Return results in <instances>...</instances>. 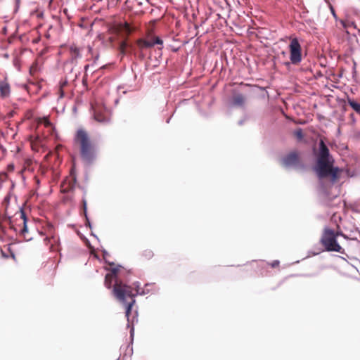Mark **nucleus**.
I'll list each match as a JSON object with an SVG mask.
<instances>
[{
    "label": "nucleus",
    "instance_id": "nucleus-17",
    "mask_svg": "<svg viewBox=\"0 0 360 360\" xmlns=\"http://www.w3.org/2000/svg\"><path fill=\"white\" fill-rule=\"evenodd\" d=\"M348 104L358 114L360 115V103H358L353 99L348 98Z\"/></svg>",
    "mask_w": 360,
    "mask_h": 360
},
{
    "label": "nucleus",
    "instance_id": "nucleus-33",
    "mask_svg": "<svg viewBox=\"0 0 360 360\" xmlns=\"http://www.w3.org/2000/svg\"><path fill=\"white\" fill-rule=\"evenodd\" d=\"M89 65H85V68H85V70H87V69L89 68Z\"/></svg>",
    "mask_w": 360,
    "mask_h": 360
},
{
    "label": "nucleus",
    "instance_id": "nucleus-13",
    "mask_svg": "<svg viewBox=\"0 0 360 360\" xmlns=\"http://www.w3.org/2000/svg\"><path fill=\"white\" fill-rule=\"evenodd\" d=\"M137 45L139 49H148L154 46V43H152L151 39H139L137 41Z\"/></svg>",
    "mask_w": 360,
    "mask_h": 360
},
{
    "label": "nucleus",
    "instance_id": "nucleus-2",
    "mask_svg": "<svg viewBox=\"0 0 360 360\" xmlns=\"http://www.w3.org/2000/svg\"><path fill=\"white\" fill-rule=\"evenodd\" d=\"M74 144L79 150L81 160L86 164H92L97 158V146L89 132L78 129L74 136Z\"/></svg>",
    "mask_w": 360,
    "mask_h": 360
},
{
    "label": "nucleus",
    "instance_id": "nucleus-16",
    "mask_svg": "<svg viewBox=\"0 0 360 360\" xmlns=\"http://www.w3.org/2000/svg\"><path fill=\"white\" fill-rule=\"evenodd\" d=\"M68 82L67 79H63L60 82L59 88H58V94L59 98H62L65 96V89L68 86Z\"/></svg>",
    "mask_w": 360,
    "mask_h": 360
},
{
    "label": "nucleus",
    "instance_id": "nucleus-21",
    "mask_svg": "<svg viewBox=\"0 0 360 360\" xmlns=\"http://www.w3.org/2000/svg\"><path fill=\"white\" fill-rule=\"evenodd\" d=\"M127 46L128 45L126 40H123L121 41L119 46V51L122 55H124L126 53Z\"/></svg>",
    "mask_w": 360,
    "mask_h": 360
},
{
    "label": "nucleus",
    "instance_id": "nucleus-12",
    "mask_svg": "<svg viewBox=\"0 0 360 360\" xmlns=\"http://www.w3.org/2000/svg\"><path fill=\"white\" fill-rule=\"evenodd\" d=\"M213 3L214 6L211 9H213L214 12H217L218 8L221 9V12H229L231 11V6L229 1H213Z\"/></svg>",
    "mask_w": 360,
    "mask_h": 360
},
{
    "label": "nucleus",
    "instance_id": "nucleus-6",
    "mask_svg": "<svg viewBox=\"0 0 360 360\" xmlns=\"http://www.w3.org/2000/svg\"><path fill=\"white\" fill-rule=\"evenodd\" d=\"M281 163L285 167H293L299 169H304L305 167L300 159L299 153L297 151H292L284 156L281 160Z\"/></svg>",
    "mask_w": 360,
    "mask_h": 360
},
{
    "label": "nucleus",
    "instance_id": "nucleus-10",
    "mask_svg": "<svg viewBox=\"0 0 360 360\" xmlns=\"http://www.w3.org/2000/svg\"><path fill=\"white\" fill-rule=\"evenodd\" d=\"M94 116V119L100 123H108L110 120V112L102 108H95Z\"/></svg>",
    "mask_w": 360,
    "mask_h": 360
},
{
    "label": "nucleus",
    "instance_id": "nucleus-1",
    "mask_svg": "<svg viewBox=\"0 0 360 360\" xmlns=\"http://www.w3.org/2000/svg\"><path fill=\"white\" fill-rule=\"evenodd\" d=\"M115 283L113 286L112 292L115 298L125 306V316L129 321L131 309L135 304L134 297L139 294V285L134 283L133 286L126 285L113 274H106L105 277L104 284L106 288H110L113 281Z\"/></svg>",
    "mask_w": 360,
    "mask_h": 360
},
{
    "label": "nucleus",
    "instance_id": "nucleus-22",
    "mask_svg": "<svg viewBox=\"0 0 360 360\" xmlns=\"http://www.w3.org/2000/svg\"><path fill=\"white\" fill-rule=\"evenodd\" d=\"M294 136L299 140L301 141L304 138V134L301 129H298L294 132Z\"/></svg>",
    "mask_w": 360,
    "mask_h": 360
},
{
    "label": "nucleus",
    "instance_id": "nucleus-24",
    "mask_svg": "<svg viewBox=\"0 0 360 360\" xmlns=\"http://www.w3.org/2000/svg\"><path fill=\"white\" fill-rule=\"evenodd\" d=\"M120 266H116L111 269V272L108 274H113V276L117 278V272L119 271Z\"/></svg>",
    "mask_w": 360,
    "mask_h": 360
},
{
    "label": "nucleus",
    "instance_id": "nucleus-3",
    "mask_svg": "<svg viewBox=\"0 0 360 360\" xmlns=\"http://www.w3.org/2000/svg\"><path fill=\"white\" fill-rule=\"evenodd\" d=\"M316 165L315 171L319 179L326 178L328 176L332 177L333 181L338 178V169L333 167V159L330 154L328 146L324 141L321 139L319 142V148L316 153Z\"/></svg>",
    "mask_w": 360,
    "mask_h": 360
},
{
    "label": "nucleus",
    "instance_id": "nucleus-14",
    "mask_svg": "<svg viewBox=\"0 0 360 360\" xmlns=\"http://www.w3.org/2000/svg\"><path fill=\"white\" fill-rule=\"evenodd\" d=\"M245 98L242 94H237L233 97V103L237 106H243L245 104Z\"/></svg>",
    "mask_w": 360,
    "mask_h": 360
},
{
    "label": "nucleus",
    "instance_id": "nucleus-18",
    "mask_svg": "<svg viewBox=\"0 0 360 360\" xmlns=\"http://www.w3.org/2000/svg\"><path fill=\"white\" fill-rule=\"evenodd\" d=\"M153 255V252L150 249H146L141 253V257L144 260H150Z\"/></svg>",
    "mask_w": 360,
    "mask_h": 360
},
{
    "label": "nucleus",
    "instance_id": "nucleus-9",
    "mask_svg": "<svg viewBox=\"0 0 360 360\" xmlns=\"http://www.w3.org/2000/svg\"><path fill=\"white\" fill-rule=\"evenodd\" d=\"M70 56L72 62H77L78 59L81 58L82 56V53L84 51H86L88 53H91L92 49L90 46L86 48H79L76 45H71L69 48Z\"/></svg>",
    "mask_w": 360,
    "mask_h": 360
},
{
    "label": "nucleus",
    "instance_id": "nucleus-28",
    "mask_svg": "<svg viewBox=\"0 0 360 360\" xmlns=\"http://www.w3.org/2000/svg\"><path fill=\"white\" fill-rule=\"evenodd\" d=\"M328 6L330 7V11H331L332 14L333 15V16H335H335H336V15H335V10H334V8H333V6H332L330 4H328Z\"/></svg>",
    "mask_w": 360,
    "mask_h": 360
},
{
    "label": "nucleus",
    "instance_id": "nucleus-23",
    "mask_svg": "<svg viewBox=\"0 0 360 360\" xmlns=\"http://www.w3.org/2000/svg\"><path fill=\"white\" fill-rule=\"evenodd\" d=\"M38 70V66L37 63H34L32 65V66L30 68V72L31 75H34Z\"/></svg>",
    "mask_w": 360,
    "mask_h": 360
},
{
    "label": "nucleus",
    "instance_id": "nucleus-5",
    "mask_svg": "<svg viewBox=\"0 0 360 360\" xmlns=\"http://www.w3.org/2000/svg\"><path fill=\"white\" fill-rule=\"evenodd\" d=\"M11 225L15 231H19L27 240H30L31 238H27V218L25 213L22 210L16 212L14 219L11 221Z\"/></svg>",
    "mask_w": 360,
    "mask_h": 360
},
{
    "label": "nucleus",
    "instance_id": "nucleus-26",
    "mask_svg": "<svg viewBox=\"0 0 360 360\" xmlns=\"http://www.w3.org/2000/svg\"><path fill=\"white\" fill-rule=\"evenodd\" d=\"M73 187H74V183L69 182L68 186L64 188L63 189V192H68L69 191L72 190L73 188Z\"/></svg>",
    "mask_w": 360,
    "mask_h": 360
},
{
    "label": "nucleus",
    "instance_id": "nucleus-15",
    "mask_svg": "<svg viewBox=\"0 0 360 360\" xmlns=\"http://www.w3.org/2000/svg\"><path fill=\"white\" fill-rule=\"evenodd\" d=\"M68 82L67 79H63L60 82L59 88H58V94L59 98H62L65 96V89L68 86Z\"/></svg>",
    "mask_w": 360,
    "mask_h": 360
},
{
    "label": "nucleus",
    "instance_id": "nucleus-29",
    "mask_svg": "<svg viewBox=\"0 0 360 360\" xmlns=\"http://www.w3.org/2000/svg\"><path fill=\"white\" fill-rule=\"evenodd\" d=\"M7 174L6 173H1L0 174V179H2L3 178H6Z\"/></svg>",
    "mask_w": 360,
    "mask_h": 360
},
{
    "label": "nucleus",
    "instance_id": "nucleus-8",
    "mask_svg": "<svg viewBox=\"0 0 360 360\" xmlns=\"http://www.w3.org/2000/svg\"><path fill=\"white\" fill-rule=\"evenodd\" d=\"M111 31L114 34H121L127 37L134 31V28L131 27L129 23L125 22L124 23L114 25L111 27Z\"/></svg>",
    "mask_w": 360,
    "mask_h": 360
},
{
    "label": "nucleus",
    "instance_id": "nucleus-30",
    "mask_svg": "<svg viewBox=\"0 0 360 360\" xmlns=\"http://www.w3.org/2000/svg\"><path fill=\"white\" fill-rule=\"evenodd\" d=\"M37 16L38 18H42L43 17V13L42 12H39V13L37 12Z\"/></svg>",
    "mask_w": 360,
    "mask_h": 360
},
{
    "label": "nucleus",
    "instance_id": "nucleus-32",
    "mask_svg": "<svg viewBox=\"0 0 360 360\" xmlns=\"http://www.w3.org/2000/svg\"><path fill=\"white\" fill-rule=\"evenodd\" d=\"M3 32H4V33H6V27H4L3 28Z\"/></svg>",
    "mask_w": 360,
    "mask_h": 360
},
{
    "label": "nucleus",
    "instance_id": "nucleus-19",
    "mask_svg": "<svg viewBox=\"0 0 360 360\" xmlns=\"http://www.w3.org/2000/svg\"><path fill=\"white\" fill-rule=\"evenodd\" d=\"M39 123L44 124V126H45V127H46V128L51 129H53V124H52V123L49 121V120L48 119V117H42V118H40V119H39Z\"/></svg>",
    "mask_w": 360,
    "mask_h": 360
},
{
    "label": "nucleus",
    "instance_id": "nucleus-27",
    "mask_svg": "<svg viewBox=\"0 0 360 360\" xmlns=\"http://www.w3.org/2000/svg\"><path fill=\"white\" fill-rule=\"evenodd\" d=\"M279 265V262L278 260H275L271 264V267L274 268V267H277Z\"/></svg>",
    "mask_w": 360,
    "mask_h": 360
},
{
    "label": "nucleus",
    "instance_id": "nucleus-4",
    "mask_svg": "<svg viewBox=\"0 0 360 360\" xmlns=\"http://www.w3.org/2000/svg\"><path fill=\"white\" fill-rule=\"evenodd\" d=\"M338 236H342L344 238H347V237L342 232H335L330 228H325L323 231L320 243L328 252L343 253L344 249L338 243L337 240Z\"/></svg>",
    "mask_w": 360,
    "mask_h": 360
},
{
    "label": "nucleus",
    "instance_id": "nucleus-31",
    "mask_svg": "<svg viewBox=\"0 0 360 360\" xmlns=\"http://www.w3.org/2000/svg\"><path fill=\"white\" fill-rule=\"evenodd\" d=\"M45 242L46 243V244L50 242V238L46 237L45 239H44Z\"/></svg>",
    "mask_w": 360,
    "mask_h": 360
},
{
    "label": "nucleus",
    "instance_id": "nucleus-20",
    "mask_svg": "<svg viewBox=\"0 0 360 360\" xmlns=\"http://www.w3.org/2000/svg\"><path fill=\"white\" fill-rule=\"evenodd\" d=\"M82 209H83L84 215L86 218V223L89 224V221L87 217V202H86V200L85 199V198H82Z\"/></svg>",
    "mask_w": 360,
    "mask_h": 360
},
{
    "label": "nucleus",
    "instance_id": "nucleus-11",
    "mask_svg": "<svg viewBox=\"0 0 360 360\" xmlns=\"http://www.w3.org/2000/svg\"><path fill=\"white\" fill-rule=\"evenodd\" d=\"M11 94V85L7 78H0V98L6 99L10 97Z\"/></svg>",
    "mask_w": 360,
    "mask_h": 360
},
{
    "label": "nucleus",
    "instance_id": "nucleus-7",
    "mask_svg": "<svg viewBox=\"0 0 360 360\" xmlns=\"http://www.w3.org/2000/svg\"><path fill=\"white\" fill-rule=\"evenodd\" d=\"M290 59L292 64H298L302 60L301 46L297 38L291 40L289 45Z\"/></svg>",
    "mask_w": 360,
    "mask_h": 360
},
{
    "label": "nucleus",
    "instance_id": "nucleus-25",
    "mask_svg": "<svg viewBox=\"0 0 360 360\" xmlns=\"http://www.w3.org/2000/svg\"><path fill=\"white\" fill-rule=\"evenodd\" d=\"M152 43H154V45L155 44H162V40L160 39L158 37H155L153 39H151Z\"/></svg>",
    "mask_w": 360,
    "mask_h": 360
}]
</instances>
